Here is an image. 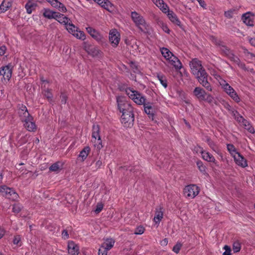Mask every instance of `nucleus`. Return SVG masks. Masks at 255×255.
Returning <instances> with one entry per match:
<instances>
[{
  "label": "nucleus",
  "instance_id": "8fccbe9b",
  "mask_svg": "<svg viewBox=\"0 0 255 255\" xmlns=\"http://www.w3.org/2000/svg\"><path fill=\"white\" fill-rule=\"evenodd\" d=\"M144 228L142 226H139L136 228L134 234L136 235H141L144 233Z\"/></svg>",
  "mask_w": 255,
  "mask_h": 255
},
{
  "label": "nucleus",
  "instance_id": "2f4dec72",
  "mask_svg": "<svg viewBox=\"0 0 255 255\" xmlns=\"http://www.w3.org/2000/svg\"><path fill=\"white\" fill-rule=\"evenodd\" d=\"M227 147L228 150L229 151V152H230L232 157L234 156L235 155L239 153L237 151L236 148L233 144H227Z\"/></svg>",
  "mask_w": 255,
  "mask_h": 255
},
{
  "label": "nucleus",
  "instance_id": "473e14b6",
  "mask_svg": "<svg viewBox=\"0 0 255 255\" xmlns=\"http://www.w3.org/2000/svg\"><path fill=\"white\" fill-rule=\"evenodd\" d=\"M18 113L21 121L31 116L28 111L18 110Z\"/></svg>",
  "mask_w": 255,
  "mask_h": 255
},
{
  "label": "nucleus",
  "instance_id": "a19ab883",
  "mask_svg": "<svg viewBox=\"0 0 255 255\" xmlns=\"http://www.w3.org/2000/svg\"><path fill=\"white\" fill-rule=\"evenodd\" d=\"M210 74L214 77V78L219 83L220 80H222L223 79L218 74V72L214 69L210 70Z\"/></svg>",
  "mask_w": 255,
  "mask_h": 255
},
{
  "label": "nucleus",
  "instance_id": "4be33fe9",
  "mask_svg": "<svg viewBox=\"0 0 255 255\" xmlns=\"http://www.w3.org/2000/svg\"><path fill=\"white\" fill-rule=\"evenodd\" d=\"M144 106V112L148 115L149 118L153 119L154 109L152 106V103L150 102H146L142 105Z\"/></svg>",
  "mask_w": 255,
  "mask_h": 255
},
{
  "label": "nucleus",
  "instance_id": "393cba45",
  "mask_svg": "<svg viewBox=\"0 0 255 255\" xmlns=\"http://www.w3.org/2000/svg\"><path fill=\"white\" fill-rule=\"evenodd\" d=\"M11 5L12 1L10 0H3L0 5V13L6 11Z\"/></svg>",
  "mask_w": 255,
  "mask_h": 255
},
{
  "label": "nucleus",
  "instance_id": "e2e57ef3",
  "mask_svg": "<svg viewBox=\"0 0 255 255\" xmlns=\"http://www.w3.org/2000/svg\"><path fill=\"white\" fill-rule=\"evenodd\" d=\"M162 29L164 31H165L166 33H169L170 32V30L168 28L167 25L164 24L163 23H162L161 25Z\"/></svg>",
  "mask_w": 255,
  "mask_h": 255
},
{
  "label": "nucleus",
  "instance_id": "bb28decb",
  "mask_svg": "<svg viewBox=\"0 0 255 255\" xmlns=\"http://www.w3.org/2000/svg\"><path fill=\"white\" fill-rule=\"evenodd\" d=\"M63 166V163L60 161H57L52 164L49 167V170L53 172H59Z\"/></svg>",
  "mask_w": 255,
  "mask_h": 255
},
{
  "label": "nucleus",
  "instance_id": "0eeeda50",
  "mask_svg": "<svg viewBox=\"0 0 255 255\" xmlns=\"http://www.w3.org/2000/svg\"><path fill=\"white\" fill-rule=\"evenodd\" d=\"M0 193L3 196L13 201L16 200L18 197V194L13 189L5 185L0 186Z\"/></svg>",
  "mask_w": 255,
  "mask_h": 255
},
{
  "label": "nucleus",
  "instance_id": "09e8293b",
  "mask_svg": "<svg viewBox=\"0 0 255 255\" xmlns=\"http://www.w3.org/2000/svg\"><path fill=\"white\" fill-rule=\"evenodd\" d=\"M223 249L225 250V252L223 253V255H232L231 249L229 246L225 245L223 247Z\"/></svg>",
  "mask_w": 255,
  "mask_h": 255
},
{
  "label": "nucleus",
  "instance_id": "20e7f679",
  "mask_svg": "<svg viewBox=\"0 0 255 255\" xmlns=\"http://www.w3.org/2000/svg\"><path fill=\"white\" fill-rule=\"evenodd\" d=\"M125 92L128 97L137 105H142L146 101V99L142 94L132 88H126Z\"/></svg>",
  "mask_w": 255,
  "mask_h": 255
},
{
  "label": "nucleus",
  "instance_id": "6e6d98bb",
  "mask_svg": "<svg viewBox=\"0 0 255 255\" xmlns=\"http://www.w3.org/2000/svg\"><path fill=\"white\" fill-rule=\"evenodd\" d=\"M21 241V238L19 235L15 236L13 240L14 245H18Z\"/></svg>",
  "mask_w": 255,
  "mask_h": 255
},
{
  "label": "nucleus",
  "instance_id": "79ce46f5",
  "mask_svg": "<svg viewBox=\"0 0 255 255\" xmlns=\"http://www.w3.org/2000/svg\"><path fill=\"white\" fill-rule=\"evenodd\" d=\"M22 209V206L18 203L14 204L13 205L12 212L14 213H18L20 212Z\"/></svg>",
  "mask_w": 255,
  "mask_h": 255
},
{
  "label": "nucleus",
  "instance_id": "72a5a7b5",
  "mask_svg": "<svg viewBox=\"0 0 255 255\" xmlns=\"http://www.w3.org/2000/svg\"><path fill=\"white\" fill-rule=\"evenodd\" d=\"M157 78L159 81L160 84L166 88L167 87V80L166 77L161 74H158Z\"/></svg>",
  "mask_w": 255,
  "mask_h": 255
},
{
  "label": "nucleus",
  "instance_id": "f3484780",
  "mask_svg": "<svg viewBox=\"0 0 255 255\" xmlns=\"http://www.w3.org/2000/svg\"><path fill=\"white\" fill-rule=\"evenodd\" d=\"M97 3L110 12L115 10V6L108 0H97Z\"/></svg>",
  "mask_w": 255,
  "mask_h": 255
},
{
  "label": "nucleus",
  "instance_id": "f704fd0d",
  "mask_svg": "<svg viewBox=\"0 0 255 255\" xmlns=\"http://www.w3.org/2000/svg\"><path fill=\"white\" fill-rule=\"evenodd\" d=\"M242 124L245 128L248 130L250 133H255V129L252 127V126L246 120Z\"/></svg>",
  "mask_w": 255,
  "mask_h": 255
},
{
  "label": "nucleus",
  "instance_id": "603ef678",
  "mask_svg": "<svg viewBox=\"0 0 255 255\" xmlns=\"http://www.w3.org/2000/svg\"><path fill=\"white\" fill-rule=\"evenodd\" d=\"M197 165L198 167L199 170L202 172H205L206 168L205 166L203 165V163L201 161H198L197 162Z\"/></svg>",
  "mask_w": 255,
  "mask_h": 255
},
{
  "label": "nucleus",
  "instance_id": "f257e3e1",
  "mask_svg": "<svg viewBox=\"0 0 255 255\" xmlns=\"http://www.w3.org/2000/svg\"><path fill=\"white\" fill-rule=\"evenodd\" d=\"M118 109L122 113L121 122L126 128H130L133 125L134 115L133 108L127 101L125 96H119L117 97Z\"/></svg>",
  "mask_w": 255,
  "mask_h": 255
},
{
  "label": "nucleus",
  "instance_id": "4c0bfd02",
  "mask_svg": "<svg viewBox=\"0 0 255 255\" xmlns=\"http://www.w3.org/2000/svg\"><path fill=\"white\" fill-rule=\"evenodd\" d=\"M66 29L67 30L70 32L72 34L73 33H75L76 30H77V28L76 27H75L73 24L69 23H67L66 24Z\"/></svg>",
  "mask_w": 255,
  "mask_h": 255
},
{
  "label": "nucleus",
  "instance_id": "de8ad7c7",
  "mask_svg": "<svg viewBox=\"0 0 255 255\" xmlns=\"http://www.w3.org/2000/svg\"><path fill=\"white\" fill-rule=\"evenodd\" d=\"M53 11L50 10H45L44 12L43 13V15L44 17L48 18L49 19L52 18L53 17Z\"/></svg>",
  "mask_w": 255,
  "mask_h": 255
},
{
  "label": "nucleus",
  "instance_id": "2eb2a0df",
  "mask_svg": "<svg viewBox=\"0 0 255 255\" xmlns=\"http://www.w3.org/2000/svg\"><path fill=\"white\" fill-rule=\"evenodd\" d=\"M25 128L29 131H35L36 129V126L33 121L32 116L22 121Z\"/></svg>",
  "mask_w": 255,
  "mask_h": 255
},
{
  "label": "nucleus",
  "instance_id": "1a4fd4ad",
  "mask_svg": "<svg viewBox=\"0 0 255 255\" xmlns=\"http://www.w3.org/2000/svg\"><path fill=\"white\" fill-rule=\"evenodd\" d=\"M183 193L185 197L193 199L199 194V189L196 185H189L184 188Z\"/></svg>",
  "mask_w": 255,
  "mask_h": 255
},
{
  "label": "nucleus",
  "instance_id": "13d9d810",
  "mask_svg": "<svg viewBox=\"0 0 255 255\" xmlns=\"http://www.w3.org/2000/svg\"><path fill=\"white\" fill-rule=\"evenodd\" d=\"M27 12L28 13H31L32 12V4L29 3H27L25 6Z\"/></svg>",
  "mask_w": 255,
  "mask_h": 255
},
{
  "label": "nucleus",
  "instance_id": "cd10ccee",
  "mask_svg": "<svg viewBox=\"0 0 255 255\" xmlns=\"http://www.w3.org/2000/svg\"><path fill=\"white\" fill-rule=\"evenodd\" d=\"M163 212L161 209H160L159 210H157L156 211L153 221L155 224L157 225V227L159 225L160 221L163 218Z\"/></svg>",
  "mask_w": 255,
  "mask_h": 255
},
{
  "label": "nucleus",
  "instance_id": "7c9ffc66",
  "mask_svg": "<svg viewBox=\"0 0 255 255\" xmlns=\"http://www.w3.org/2000/svg\"><path fill=\"white\" fill-rule=\"evenodd\" d=\"M244 53L245 59L246 61H248L249 62H251L252 61H254L255 62V55L248 52L247 50H245Z\"/></svg>",
  "mask_w": 255,
  "mask_h": 255
},
{
  "label": "nucleus",
  "instance_id": "ea45409f",
  "mask_svg": "<svg viewBox=\"0 0 255 255\" xmlns=\"http://www.w3.org/2000/svg\"><path fill=\"white\" fill-rule=\"evenodd\" d=\"M73 35L80 39L84 40L85 38L84 32L81 31H78L77 30L75 33H73Z\"/></svg>",
  "mask_w": 255,
  "mask_h": 255
},
{
  "label": "nucleus",
  "instance_id": "9d476101",
  "mask_svg": "<svg viewBox=\"0 0 255 255\" xmlns=\"http://www.w3.org/2000/svg\"><path fill=\"white\" fill-rule=\"evenodd\" d=\"M115 242L113 239H107L99 248L98 255H107V251L113 247Z\"/></svg>",
  "mask_w": 255,
  "mask_h": 255
},
{
  "label": "nucleus",
  "instance_id": "e433bc0d",
  "mask_svg": "<svg viewBox=\"0 0 255 255\" xmlns=\"http://www.w3.org/2000/svg\"><path fill=\"white\" fill-rule=\"evenodd\" d=\"M43 94L49 102H50L52 101L53 95L50 90L47 89L44 90L43 92Z\"/></svg>",
  "mask_w": 255,
  "mask_h": 255
},
{
  "label": "nucleus",
  "instance_id": "6e6552de",
  "mask_svg": "<svg viewBox=\"0 0 255 255\" xmlns=\"http://www.w3.org/2000/svg\"><path fill=\"white\" fill-rule=\"evenodd\" d=\"M194 95L196 98L200 101H205L208 103H211L213 101V97L209 94H208L202 88L196 87L193 91Z\"/></svg>",
  "mask_w": 255,
  "mask_h": 255
},
{
  "label": "nucleus",
  "instance_id": "5701e85b",
  "mask_svg": "<svg viewBox=\"0 0 255 255\" xmlns=\"http://www.w3.org/2000/svg\"><path fill=\"white\" fill-rule=\"evenodd\" d=\"M235 163L242 167H246L248 166L246 159L240 153H238L233 157Z\"/></svg>",
  "mask_w": 255,
  "mask_h": 255
},
{
  "label": "nucleus",
  "instance_id": "4468645a",
  "mask_svg": "<svg viewBox=\"0 0 255 255\" xmlns=\"http://www.w3.org/2000/svg\"><path fill=\"white\" fill-rule=\"evenodd\" d=\"M121 39L120 34L116 29L110 30L109 33V40L113 47H116Z\"/></svg>",
  "mask_w": 255,
  "mask_h": 255
},
{
  "label": "nucleus",
  "instance_id": "a878e982",
  "mask_svg": "<svg viewBox=\"0 0 255 255\" xmlns=\"http://www.w3.org/2000/svg\"><path fill=\"white\" fill-rule=\"evenodd\" d=\"M85 50L87 52L89 55H91L93 57H94L96 55V46L94 44H91L88 43H86Z\"/></svg>",
  "mask_w": 255,
  "mask_h": 255
},
{
  "label": "nucleus",
  "instance_id": "c9c22d12",
  "mask_svg": "<svg viewBox=\"0 0 255 255\" xmlns=\"http://www.w3.org/2000/svg\"><path fill=\"white\" fill-rule=\"evenodd\" d=\"M207 142L208 145H209V146L213 149V150H214L215 152H216L218 153H219V149L217 145L213 141H212L210 139H207Z\"/></svg>",
  "mask_w": 255,
  "mask_h": 255
},
{
  "label": "nucleus",
  "instance_id": "6ab92c4d",
  "mask_svg": "<svg viewBox=\"0 0 255 255\" xmlns=\"http://www.w3.org/2000/svg\"><path fill=\"white\" fill-rule=\"evenodd\" d=\"M199 151L201 153L203 159L208 162H213L217 165V162L215 157L209 152L204 150L203 148L199 147Z\"/></svg>",
  "mask_w": 255,
  "mask_h": 255
},
{
  "label": "nucleus",
  "instance_id": "a18cd8bd",
  "mask_svg": "<svg viewBox=\"0 0 255 255\" xmlns=\"http://www.w3.org/2000/svg\"><path fill=\"white\" fill-rule=\"evenodd\" d=\"M241 245L239 242H236L233 244V250L234 253L239 252L241 250Z\"/></svg>",
  "mask_w": 255,
  "mask_h": 255
},
{
  "label": "nucleus",
  "instance_id": "423d86ee",
  "mask_svg": "<svg viewBox=\"0 0 255 255\" xmlns=\"http://www.w3.org/2000/svg\"><path fill=\"white\" fill-rule=\"evenodd\" d=\"M222 88L235 102L239 103L241 99L235 90L224 79L219 83Z\"/></svg>",
  "mask_w": 255,
  "mask_h": 255
},
{
  "label": "nucleus",
  "instance_id": "052dcab7",
  "mask_svg": "<svg viewBox=\"0 0 255 255\" xmlns=\"http://www.w3.org/2000/svg\"><path fill=\"white\" fill-rule=\"evenodd\" d=\"M62 238L66 240V239H67L69 238V234L68 233V232L66 230H64L63 231H62Z\"/></svg>",
  "mask_w": 255,
  "mask_h": 255
},
{
  "label": "nucleus",
  "instance_id": "864d4df0",
  "mask_svg": "<svg viewBox=\"0 0 255 255\" xmlns=\"http://www.w3.org/2000/svg\"><path fill=\"white\" fill-rule=\"evenodd\" d=\"M103 147L102 141L100 136H98V140L97 141V149H100Z\"/></svg>",
  "mask_w": 255,
  "mask_h": 255
},
{
  "label": "nucleus",
  "instance_id": "0e129e2a",
  "mask_svg": "<svg viewBox=\"0 0 255 255\" xmlns=\"http://www.w3.org/2000/svg\"><path fill=\"white\" fill-rule=\"evenodd\" d=\"M6 48L4 46L0 47V55L2 56L4 54Z\"/></svg>",
  "mask_w": 255,
  "mask_h": 255
},
{
  "label": "nucleus",
  "instance_id": "c03bdc74",
  "mask_svg": "<svg viewBox=\"0 0 255 255\" xmlns=\"http://www.w3.org/2000/svg\"><path fill=\"white\" fill-rule=\"evenodd\" d=\"M182 244L179 243V242H177L176 245L173 247V249H172V251L176 254H178L179 253L181 247H182Z\"/></svg>",
  "mask_w": 255,
  "mask_h": 255
},
{
  "label": "nucleus",
  "instance_id": "f8f14e48",
  "mask_svg": "<svg viewBox=\"0 0 255 255\" xmlns=\"http://www.w3.org/2000/svg\"><path fill=\"white\" fill-rule=\"evenodd\" d=\"M195 76L197 77L199 82L203 87L209 91H212V87L208 81V74L205 70L202 71L201 72L199 73V75Z\"/></svg>",
  "mask_w": 255,
  "mask_h": 255
},
{
  "label": "nucleus",
  "instance_id": "39448f33",
  "mask_svg": "<svg viewBox=\"0 0 255 255\" xmlns=\"http://www.w3.org/2000/svg\"><path fill=\"white\" fill-rule=\"evenodd\" d=\"M222 88L235 102L239 103L241 99L235 90L224 79L219 83Z\"/></svg>",
  "mask_w": 255,
  "mask_h": 255
},
{
  "label": "nucleus",
  "instance_id": "412c9836",
  "mask_svg": "<svg viewBox=\"0 0 255 255\" xmlns=\"http://www.w3.org/2000/svg\"><path fill=\"white\" fill-rule=\"evenodd\" d=\"M68 253L72 255H78L79 248L73 241H69L68 245Z\"/></svg>",
  "mask_w": 255,
  "mask_h": 255
},
{
  "label": "nucleus",
  "instance_id": "5fc2aeb1",
  "mask_svg": "<svg viewBox=\"0 0 255 255\" xmlns=\"http://www.w3.org/2000/svg\"><path fill=\"white\" fill-rule=\"evenodd\" d=\"M60 98H61V103L62 104H65L66 103L67 98H68L67 96L64 93H61V95L60 96Z\"/></svg>",
  "mask_w": 255,
  "mask_h": 255
},
{
  "label": "nucleus",
  "instance_id": "3c124183",
  "mask_svg": "<svg viewBox=\"0 0 255 255\" xmlns=\"http://www.w3.org/2000/svg\"><path fill=\"white\" fill-rule=\"evenodd\" d=\"M61 23H64L65 25L68 23L69 19L66 16H62L61 18L57 19Z\"/></svg>",
  "mask_w": 255,
  "mask_h": 255
},
{
  "label": "nucleus",
  "instance_id": "680f3d73",
  "mask_svg": "<svg viewBox=\"0 0 255 255\" xmlns=\"http://www.w3.org/2000/svg\"><path fill=\"white\" fill-rule=\"evenodd\" d=\"M200 5L204 9L207 8V5L204 0H197Z\"/></svg>",
  "mask_w": 255,
  "mask_h": 255
},
{
  "label": "nucleus",
  "instance_id": "bf43d9fd",
  "mask_svg": "<svg viewBox=\"0 0 255 255\" xmlns=\"http://www.w3.org/2000/svg\"><path fill=\"white\" fill-rule=\"evenodd\" d=\"M104 204L102 202H99L97 205V213L100 212L103 209Z\"/></svg>",
  "mask_w": 255,
  "mask_h": 255
},
{
  "label": "nucleus",
  "instance_id": "f03ea898",
  "mask_svg": "<svg viewBox=\"0 0 255 255\" xmlns=\"http://www.w3.org/2000/svg\"><path fill=\"white\" fill-rule=\"evenodd\" d=\"M131 18L135 26L141 32L144 33L149 32V25L141 14L136 11H132L131 12Z\"/></svg>",
  "mask_w": 255,
  "mask_h": 255
},
{
  "label": "nucleus",
  "instance_id": "9b49d317",
  "mask_svg": "<svg viewBox=\"0 0 255 255\" xmlns=\"http://www.w3.org/2000/svg\"><path fill=\"white\" fill-rule=\"evenodd\" d=\"M11 75L12 67L10 65L3 66L0 68V80L1 81H8L11 78Z\"/></svg>",
  "mask_w": 255,
  "mask_h": 255
},
{
  "label": "nucleus",
  "instance_id": "4d7b16f0",
  "mask_svg": "<svg viewBox=\"0 0 255 255\" xmlns=\"http://www.w3.org/2000/svg\"><path fill=\"white\" fill-rule=\"evenodd\" d=\"M52 16H53L52 17V18L57 19L58 18H61V17L64 16V15L60 13L59 12L53 11Z\"/></svg>",
  "mask_w": 255,
  "mask_h": 255
},
{
  "label": "nucleus",
  "instance_id": "338daca9",
  "mask_svg": "<svg viewBox=\"0 0 255 255\" xmlns=\"http://www.w3.org/2000/svg\"><path fill=\"white\" fill-rule=\"evenodd\" d=\"M18 110L28 111L26 106L23 104L18 105Z\"/></svg>",
  "mask_w": 255,
  "mask_h": 255
},
{
  "label": "nucleus",
  "instance_id": "7ed1b4c3",
  "mask_svg": "<svg viewBox=\"0 0 255 255\" xmlns=\"http://www.w3.org/2000/svg\"><path fill=\"white\" fill-rule=\"evenodd\" d=\"M153 2L163 12L166 13L169 19L174 23L179 25L180 21L176 15L171 10H170L168 5L163 0H152Z\"/></svg>",
  "mask_w": 255,
  "mask_h": 255
},
{
  "label": "nucleus",
  "instance_id": "c756f323",
  "mask_svg": "<svg viewBox=\"0 0 255 255\" xmlns=\"http://www.w3.org/2000/svg\"><path fill=\"white\" fill-rule=\"evenodd\" d=\"M90 151V148L89 146H86L80 152L79 155V157L82 158L81 160L82 161L87 158Z\"/></svg>",
  "mask_w": 255,
  "mask_h": 255
},
{
  "label": "nucleus",
  "instance_id": "58836bf2",
  "mask_svg": "<svg viewBox=\"0 0 255 255\" xmlns=\"http://www.w3.org/2000/svg\"><path fill=\"white\" fill-rule=\"evenodd\" d=\"M235 9H230L225 12L224 15L227 18L230 19L233 17L234 15L236 14Z\"/></svg>",
  "mask_w": 255,
  "mask_h": 255
},
{
  "label": "nucleus",
  "instance_id": "aec40b11",
  "mask_svg": "<svg viewBox=\"0 0 255 255\" xmlns=\"http://www.w3.org/2000/svg\"><path fill=\"white\" fill-rule=\"evenodd\" d=\"M167 63L174 67L176 71L180 70L182 67L181 62L176 56L172 57L171 59L167 62Z\"/></svg>",
  "mask_w": 255,
  "mask_h": 255
},
{
  "label": "nucleus",
  "instance_id": "49530a36",
  "mask_svg": "<svg viewBox=\"0 0 255 255\" xmlns=\"http://www.w3.org/2000/svg\"><path fill=\"white\" fill-rule=\"evenodd\" d=\"M87 32L91 35L93 38H96V30L90 26L86 27Z\"/></svg>",
  "mask_w": 255,
  "mask_h": 255
},
{
  "label": "nucleus",
  "instance_id": "a211bd4d",
  "mask_svg": "<svg viewBox=\"0 0 255 255\" xmlns=\"http://www.w3.org/2000/svg\"><path fill=\"white\" fill-rule=\"evenodd\" d=\"M224 49H226V50L225 51V53L226 55H228L229 58L233 61H234L235 63H237L239 67H240L241 68L245 69V70H247V69L245 67V65L244 63H242L240 62V59L238 58V57L236 56L234 54L231 53L229 50L226 49L225 47H223V50H224Z\"/></svg>",
  "mask_w": 255,
  "mask_h": 255
},
{
  "label": "nucleus",
  "instance_id": "ddd939ff",
  "mask_svg": "<svg viewBox=\"0 0 255 255\" xmlns=\"http://www.w3.org/2000/svg\"><path fill=\"white\" fill-rule=\"evenodd\" d=\"M190 67L191 72L194 75H199V73L205 70L203 68L201 62L197 59H194L190 62Z\"/></svg>",
  "mask_w": 255,
  "mask_h": 255
},
{
  "label": "nucleus",
  "instance_id": "b1692460",
  "mask_svg": "<svg viewBox=\"0 0 255 255\" xmlns=\"http://www.w3.org/2000/svg\"><path fill=\"white\" fill-rule=\"evenodd\" d=\"M160 51L164 57V58L166 59V61H169L171 57L174 56L175 55L167 48L162 47L160 48Z\"/></svg>",
  "mask_w": 255,
  "mask_h": 255
},
{
  "label": "nucleus",
  "instance_id": "37998d69",
  "mask_svg": "<svg viewBox=\"0 0 255 255\" xmlns=\"http://www.w3.org/2000/svg\"><path fill=\"white\" fill-rule=\"evenodd\" d=\"M233 113L235 117V119H237V120L239 122L241 123H244V122L246 121L244 118L242 116H240L237 112L236 111H233Z\"/></svg>",
  "mask_w": 255,
  "mask_h": 255
},
{
  "label": "nucleus",
  "instance_id": "774afa93",
  "mask_svg": "<svg viewBox=\"0 0 255 255\" xmlns=\"http://www.w3.org/2000/svg\"><path fill=\"white\" fill-rule=\"evenodd\" d=\"M168 244V240L167 239H164L163 240H162L160 242V244L161 246H166Z\"/></svg>",
  "mask_w": 255,
  "mask_h": 255
},
{
  "label": "nucleus",
  "instance_id": "dca6fc26",
  "mask_svg": "<svg viewBox=\"0 0 255 255\" xmlns=\"http://www.w3.org/2000/svg\"><path fill=\"white\" fill-rule=\"evenodd\" d=\"M242 19L244 23L248 26H253L255 20V14L251 12H247L243 14Z\"/></svg>",
  "mask_w": 255,
  "mask_h": 255
},
{
  "label": "nucleus",
  "instance_id": "69168bd1",
  "mask_svg": "<svg viewBox=\"0 0 255 255\" xmlns=\"http://www.w3.org/2000/svg\"><path fill=\"white\" fill-rule=\"evenodd\" d=\"M224 107L229 111L232 110L231 106L227 102H225L224 104Z\"/></svg>",
  "mask_w": 255,
  "mask_h": 255
},
{
  "label": "nucleus",
  "instance_id": "c85d7f7f",
  "mask_svg": "<svg viewBox=\"0 0 255 255\" xmlns=\"http://www.w3.org/2000/svg\"><path fill=\"white\" fill-rule=\"evenodd\" d=\"M52 6L58 8L59 11L62 12H65L67 11L66 8L64 5L58 1V0H55V2L52 3Z\"/></svg>",
  "mask_w": 255,
  "mask_h": 255
}]
</instances>
